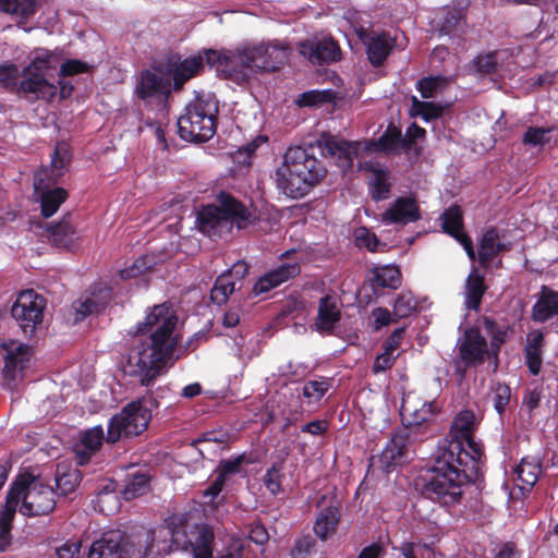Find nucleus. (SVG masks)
<instances>
[{
	"mask_svg": "<svg viewBox=\"0 0 558 558\" xmlns=\"http://www.w3.org/2000/svg\"><path fill=\"white\" fill-rule=\"evenodd\" d=\"M177 324L178 317L170 305L154 306L138 327L150 336L131 348L123 363L124 374L136 378L142 386H149L171 359L177 344Z\"/></svg>",
	"mask_w": 558,
	"mask_h": 558,
	"instance_id": "f257e3e1",
	"label": "nucleus"
},
{
	"mask_svg": "<svg viewBox=\"0 0 558 558\" xmlns=\"http://www.w3.org/2000/svg\"><path fill=\"white\" fill-rule=\"evenodd\" d=\"M292 48L286 40L266 39L246 44L235 50L207 49L208 63L223 77L238 84L259 73L275 72L283 66Z\"/></svg>",
	"mask_w": 558,
	"mask_h": 558,
	"instance_id": "f03ea898",
	"label": "nucleus"
},
{
	"mask_svg": "<svg viewBox=\"0 0 558 558\" xmlns=\"http://www.w3.org/2000/svg\"><path fill=\"white\" fill-rule=\"evenodd\" d=\"M480 465L468 453L450 457L435 451L434 464L421 477L422 494L442 506L458 504L462 497V486L477 478Z\"/></svg>",
	"mask_w": 558,
	"mask_h": 558,
	"instance_id": "7ed1b4c3",
	"label": "nucleus"
},
{
	"mask_svg": "<svg viewBox=\"0 0 558 558\" xmlns=\"http://www.w3.org/2000/svg\"><path fill=\"white\" fill-rule=\"evenodd\" d=\"M326 174L324 165L301 147L291 146L276 168L274 180L278 190L291 198L305 196Z\"/></svg>",
	"mask_w": 558,
	"mask_h": 558,
	"instance_id": "20e7f679",
	"label": "nucleus"
},
{
	"mask_svg": "<svg viewBox=\"0 0 558 558\" xmlns=\"http://www.w3.org/2000/svg\"><path fill=\"white\" fill-rule=\"evenodd\" d=\"M61 56L57 50L35 48L22 68V95L31 100L50 102L58 95V85L51 80L59 69Z\"/></svg>",
	"mask_w": 558,
	"mask_h": 558,
	"instance_id": "39448f33",
	"label": "nucleus"
},
{
	"mask_svg": "<svg viewBox=\"0 0 558 558\" xmlns=\"http://www.w3.org/2000/svg\"><path fill=\"white\" fill-rule=\"evenodd\" d=\"M218 205H208L197 211L196 226L208 236H220L231 230L247 228L255 221L254 214L243 204L227 193L217 196Z\"/></svg>",
	"mask_w": 558,
	"mask_h": 558,
	"instance_id": "423d86ee",
	"label": "nucleus"
},
{
	"mask_svg": "<svg viewBox=\"0 0 558 558\" xmlns=\"http://www.w3.org/2000/svg\"><path fill=\"white\" fill-rule=\"evenodd\" d=\"M401 133L398 129L389 128L377 141L348 142L333 136H324L317 145L324 157L337 160L343 169H350L353 158H363L374 151L397 149Z\"/></svg>",
	"mask_w": 558,
	"mask_h": 558,
	"instance_id": "0eeeda50",
	"label": "nucleus"
},
{
	"mask_svg": "<svg viewBox=\"0 0 558 558\" xmlns=\"http://www.w3.org/2000/svg\"><path fill=\"white\" fill-rule=\"evenodd\" d=\"M56 493L41 478L32 474H21L8 494L7 501L13 502V510L23 515H46L56 507Z\"/></svg>",
	"mask_w": 558,
	"mask_h": 558,
	"instance_id": "6e6552de",
	"label": "nucleus"
},
{
	"mask_svg": "<svg viewBox=\"0 0 558 558\" xmlns=\"http://www.w3.org/2000/svg\"><path fill=\"white\" fill-rule=\"evenodd\" d=\"M70 151L66 144H58L51 157L50 167L36 172L34 178L35 195L40 202L44 217H51L60 205L66 199L68 193L62 187H53L63 175L66 165L70 162Z\"/></svg>",
	"mask_w": 558,
	"mask_h": 558,
	"instance_id": "1a4fd4ad",
	"label": "nucleus"
},
{
	"mask_svg": "<svg viewBox=\"0 0 558 558\" xmlns=\"http://www.w3.org/2000/svg\"><path fill=\"white\" fill-rule=\"evenodd\" d=\"M218 105L211 95L197 96L178 119L180 136L185 141L206 142L216 131Z\"/></svg>",
	"mask_w": 558,
	"mask_h": 558,
	"instance_id": "9d476101",
	"label": "nucleus"
},
{
	"mask_svg": "<svg viewBox=\"0 0 558 558\" xmlns=\"http://www.w3.org/2000/svg\"><path fill=\"white\" fill-rule=\"evenodd\" d=\"M476 424L477 420L472 411H460L451 424L449 434L438 444L436 451L448 454L449 458L468 453L481 465L482 446L473 438Z\"/></svg>",
	"mask_w": 558,
	"mask_h": 558,
	"instance_id": "9b49d317",
	"label": "nucleus"
},
{
	"mask_svg": "<svg viewBox=\"0 0 558 558\" xmlns=\"http://www.w3.org/2000/svg\"><path fill=\"white\" fill-rule=\"evenodd\" d=\"M155 400L150 397L141 398L126 404L109 421L107 441L116 442L122 437L137 436L143 433L151 420Z\"/></svg>",
	"mask_w": 558,
	"mask_h": 558,
	"instance_id": "f8f14e48",
	"label": "nucleus"
},
{
	"mask_svg": "<svg viewBox=\"0 0 558 558\" xmlns=\"http://www.w3.org/2000/svg\"><path fill=\"white\" fill-rule=\"evenodd\" d=\"M171 541L173 549L191 548L193 558H213L214 533L206 525L191 526L184 515H171Z\"/></svg>",
	"mask_w": 558,
	"mask_h": 558,
	"instance_id": "ddd939ff",
	"label": "nucleus"
},
{
	"mask_svg": "<svg viewBox=\"0 0 558 558\" xmlns=\"http://www.w3.org/2000/svg\"><path fill=\"white\" fill-rule=\"evenodd\" d=\"M45 299L34 290L22 291L12 305L11 314L25 333H32L44 318Z\"/></svg>",
	"mask_w": 558,
	"mask_h": 558,
	"instance_id": "4468645a",
	"label": "nucleus"
},
{
	"mask_svg": "<svg viewBox=\"0 0 558 558\" xmlns=\"http://www.w3.org/2000/svg\"><path fill=\"white\" fill-rule=\"evenodd\" d=\"M459 361L456 369L464 376L468 367H474L482 364L488 356L486 339L475 328L466 329L458 340Z\"/></svg>",
	"mask_w": 558,
	"mask_h": 558,
	"instance_id": "2eb2a0df",
	"label": "nucleus"
},
{
	"mask_svg": "<svg viewBox=\"0 0 558 558\" xmlns=\"http://www.w3.org/2000/svg\"><path fill=\"white\" fill-rule=\"evenodd\" d=\"M344 20L351 25L364 45H366L368 59L372 64H381L391 51V38L385 33H368L360 25L356 12L348 11L344 15Z\"/></svg>",
	"mask_w": 558,
	"mask_h": 558,
	"instance_id": "dca6fc26",
	"label": "nucleus"
},
{
	"mask_svg": "<svg viewBox=\"0 0 558 558\" xmlns=\"http://www.w3.org/2000/svg\"><path fill=\"white\" fill-rule=\"evenodd\" d=\"M174 524L173 520H165V522L147 531L144 535L143 545L144 549H138L135 558H162V554L166 551L173 550L171 541V525Z\"/></svg>",
	"mask_w": 558,
	"mask_h": 558,
	"instance_id": "f3484780",
	"label": "nucleus"
},
{
	"mask_svg": "<svg viewBox=\"0 0 558 558\" xmlns=\"http://www.w3.org/2000/svg\"><path fill=\"white\" fill-rule=\"evenodd\" d=\"M438 410L435 401L425 400L415 393H408L402 399L401 415L409 425L429 422Z\"/></svg>",
	"mask_w": 558,
	"mask_h": 558,
	"instance_id": "a211bd4d",
	"label": "nucleus"
},
{
	"mask_svg": "<svg viewBox=\"0 0 558 558\" xmlns=\"http://www.w3.org/2000/svg\"><path fill=\"white\" fill-rule=\"evenodd\" d=\"M300 54L312 63H327L339 59L340 49L330 37L312 38L298 46Z\"/></svg>",
	"mask_w": 558,
	"mask_h": 558,
	"instance_id": "6ab92c4d",
	"label": "nucleus"
},
{
	"mask_svg": "<svg viewBox=\"0 0 558 558\" xmlns=\"http://www.w3.org/2000/svg\"><path fill=\"white\" fill-rule=\"evenodd\" d=\"M421 218L418 205L412 196H401L395 199L380 215L385 225L405 226Z\"/></svg>",
	"mask_w": 558,
	"mask_h": 558,
	"instance_id": "aec40b11",
	"label": "nucleus"
},
{
	"mask_svg": "<svg viewBox=\"0 0 558 558\" xmlns=\"http://www.w3.org/2000/svg\"><path fill=\"white\" fill-rule=\"evenodd\" d=\"M126 545L119 533L109 532L92 544L87 558H135L136 553L130 554Z\"/></svg>",
	"mask_w": 558,
	"mask_h": 558,
	"instance_id": "412c9836",
	"label": "nucleus"
},
{
	"mask_svg": "<svg viewBox=\"0 0 558 558\" xmlns=\"http://www.w3.org/2000/svg\"><path fill=\"white\" fill-rule=\"evenodd\" d=\"M5 356L3 372L7 377L15 379L28 364L32 356V348L27 344L11 340L4 343Z\"/></svg>",
	"mask_w": 558,
	"mask_h": 558,
	"instance_id": "4be33fe9",
	"label": "nucleus"
},
{
	"mask_svg": "<svg viewBox=\"0 0 558 558\" xmlns=\"http://www.w3.org/2000/svg\"><path fill=\"white\" fill-rule=\"evenodd\" d=\"M170 92V80L153 71L142 72L135 88L136 95L142 99L165 97Z\"/></svg>",
	"mask_w": 558,
	"mask_h": 558,
	"instance_id": "5701e85b",
	"label": "nucleus"
},
{
	"mask_svg": "<svg viewBox=\"0 0 558 558\" xmlns=\"http://www.w3.org/2000/svg\"><path fill=\"white\" fill-rule=\"evenodd\" d=\"M444 231L461 243L468 256L475 258L472 241L462 230V213L458 206L448 208L441 216Z\"/></svg>",
	"mask_w": 558,
	"mask_h": 558,
	"instance_id": "b1692460",
	"label": "nucleus"
},
{
	"mask_svg": "<svg viewBox=\"0 0 558 558\" xmlns=\"http://www.w3.org/2000/svg\"><path fill=\"white\" fill-rule=\"evenodd\" d=\"M300 272V266L296 262L283 263L277 268L265 274L254 286V292L260 294L278 287Z\"/></svg>",
	"mask_w": 558,
	"mask_h": 558,
	"instance_id": "393cba45",
	"label": "nucleus"
},
{
	"mask_svg": "<svg viewBox=\"0 0 558 558\" xmlns=\"http://www.w3.org/2000/svg\"><path fill=\"white\" fill-rule=\"evenodd\" d=\"M247 271V266L243 262L235 263L231 270L220 275L210 292L211 301L218 305L227 302L229 295L235 289V282L232 280L233 274L243 277Z\"/></svg>",
	"mask_w": 558,
	"mask_h": 558,
	"instance_id": "a878e982",
	"label": "nucleus"
},
{
	"mask_svg": "<svg viewBox=\"0 0 558 558\" xmlns=\"http://www.w3.org/2000/svg\"><path fill=\"white\" fill-rule=\"evenodd\" d=\"M408 438L404 434L393 435L385 446L379 456L380 468L389 472L395 466L401 464L407 454Z\"/></svg>",
	"mask_w": 558,
	"mask_h": 558,
	"instance_id": "bb28decb",
	"label": "nucleus"
},
{
	"mask_svg": "<svg viewBox=\"0 0 558 558\" xmlns=\"http://www.w3.org/2000/svg\"><path fill=\"white\" fill-rule=\"evenodd\" d=\"M340 316L341 312L338 299L330 295L322 298L315 322L316 329L322 333H331Z\"/></svg>",
	"mask_w": 558,
	"mask_h": 558,
	"instance_id": "cd10ccee",
	"label": "nucleus"
},
{
	"mask_svg": "<svg viewBox=\"0 0 558 558\" xmlns=\"http://www.w3.org/2000/svg\"><path fill=\"white\" fill-rule=\"evenodd\" d=\"M104 441V429L100 425L94 426L82 433L80 440L74 446L77 463L83 465L100 448Z\"/></svg>",
	"mask_w": 558,
	"mask_h": 558,
	"instance_id": "c85d7f7f",
	"label": "nucleus"
},
{
	"mask_svg": "<svg viewBox=\"0 0 558 558\" xmlns=\"http://www.w3.org/2000/svg\"><path fill=\"white\" fill-rule=\"evenodd\" d=\"M206 51L207 50H204L196 56L179 60L173 63L172 74L175 89L180 88L185 82L197 75L203 69L205 61L209 66H211L207 61Z\"/></svg>",
	"mask_w": 558,
	"mask_h": 558,
	"instance_id": "c756f323",
	"label": "nucleus"
},
{
	"mask_svg": "<svg viewBox=\"0 0 558 558\" xmlns=\"http://www.w3.org/2000/svg\"><path fill=\"white\" fill-rule=\"evenodd\" d=\"M511 247V243L505 240L495 229L487 230L481 240L478 258L483 266H488L495 256L499 253L508 251Z\"/></svg>",
	"mask_w": 558,
	"mask_h": 558,
	"instance_id": "7c9ffc66",
	"label": "nucleus"
},
{
	"mask_svg": "<svg viewBox=\"0 0 558 558\" xmlns=\"http://www.w3.org/2000/svg\"><path fill=\"white\" fill-rule=\"evenodd\" d=\"M365 169L371 172L368 190L372 198L376 202L387 199L391 187V178L389 172L374 163H366Z\"/></svg>",
	"mask_w": 558,
	"mask_h": 558,
	"instance_id": "2f4dec72",
	"label": "nucleus"
},
{
	"mask_svg": "<svg viewBox=\"0 0 558 558\" xmlns=\"http://www.w3.org/2000/svg\"><path fill=\"white\" fill-rule=\"evenodd\" d=\"M109 298V291H106L105 296L98 299L95 295L92 296H83L75 301L71 308L69 310V314L66 320L69 324H77L85 319L88 315L98 312L100 308L105 306L107 303V299Z\"/></svg>",
	"mask_w": 558,
	"mask_h": 558,
	"instance_id": "473e14b6",
	"label": "nucleus"
},
{
	"mask_svg": "<svg viewBox=\"0 0 558 558\" xmlns=\"http://www.w3.org/2000/svg\"><path fill=\"white\" fill-rule=\"evenodd\" d=\"M558 314V292L543 287L539 299L534 304L532 317L534 320L543 323Z\"/></svg>",
	"mask_w": 558,
	"mask_h": 558,
	"instance_id": "72a5a7b5",
	"label": "nucleus"
},
{
	"mask_svg": "<svg viewBox=\"0 0 558 558\" xmlns=\"http://www.w3.org/2000/svg\"><path fill=\"white\" fill-rule=\"evenodd\" d=\"M543 339L544 336L539 330H533L526 337L525 357L533 375H537L541 371Z\"/></svg>",
	"mask_w": 558,
	"mask_h": 558,
	"instance_id": "f704fd0d",
	"label": "nucleus"
},
{
	"mask_svg": "<svg viewBox=\"0 0 558 558\" xmlns=\"http://www.w3.org/2000/svg\"><path fill=\"white\" fill-rule=\"evenodd\" d=\"M339 519L340 514L337 507L328 506L327 508L323 509L318 513L314 525L316 535L323 541L327 539L336 532Z\"/></svg>",
	"mask_w": 558,
	"mask_h": 558,
	"instance_id": "c9c22d12",
	"label": "nucleus"
},
{
	"mask_svg": "<svg viewBox=\"0 0 558 558\" xmlns=\"http://www.w3.org/2000/svg\"><path fill=\"white\" fill-rule=\"evenodd\" d=\"M514 472L517 480L520 482V488L529 490L541 474V463L536 458L526 457L517 465Z\"/></svg>",
	"mask_w": 558,
	"mask_h": 558,
	"instance_id": "e433bc0d",
	"label": "nucleus"
},
{
	"mask_svg": "<svg viewBox=\"0 0 558 558\" xmlns=\"http://www.w3.org/2000/svg\"><path fill=\"white\" fill-rule=\"evenodd\" d=\"M485 289L484 277L473 269L465 283V306L469 310H478Z\"/></svg>",
	"mask_w": 558,
	"mask_h": 558,
	"instance_id": "4c0bfd02",
	"label": "nucleus"
},
{
	"mask_svg": "<svg viewBox=\"0 0 558 558\" xmlns=\"http://www.w3.org/2000/svg\"><path fill=\"white\" fill-rule=\"evenodd\" d=\"M52 242L61 247L72 248L80 239L76 229L70 220H63L48 229Z\"/></svg>",
	"mask_w": 558,
	"mask_h": 558,
	"instance_id": "58836bf2",
	"label": "nucleus"
},
{
	"mask_svg": "<svg viewBox=\"0 0 558 558\" xmlns=\"http://www.w3.org/2000/svg\"><path fill=\"white\" fill-rule=\"evenodd\" d=\"M330 387L331 380L329 378L319 377L308 380L302 387V397L308 407L314 408L319 403Z\"/></svg>",
	"mask_w": 558,
	"mask_h": 558,
	"instance_id": "ea45409f",
	"label": "nucleus"
},
{
	"mask_svg": "<svg viewBox=\"0 0 558 558\" xmlns=\"http://www.w3.org/2000/svg\"><path fill=\"white\" fill-rule=\"evenodd\" d=\"M371 280L374 287L397 289L401 283V274L399 268L392 265L375 267Z\"/></svg>",
	"mask_w": 558,
	"mask_h": 558,
	"instance_id": "a19ab883",
	"label": "nucleus"
},
{
	"mask_svg": "<svg viewBox=\"0 0 558 558\" xmlns=\"http://www.w3.org/2000/svg\"><path fill=\"white\" fill-rule=\"evenodd\" d=\"M342 97L343 95L340 92H336L333 89H313L303 93L296 100V104L301 107H314L332 102Z\"/></svg>",
	"mask_w": 558,
	"mask_h": 558,
	"instance_id": "79ce46f5",
	"label": "nucleus"
},
{
	"mask_svg": "<svg viewBox=\"0 0 558 558\" xmlns=\"http://www.w3.org/2000/svg\"><path fill=\"white\" fill-rule=\"evenodd\" d=\"M38 9L37 0H0V11L21 19H28Z\"/></svg>",
	"mask_w": 558,
	"mask_h": 558,
	"instance_id": "37998d69",
	"label": "nucleus"
},
{
	"mask_svg": "<svg viewBox=\"0 0 558 558\" xmlns=\"http://www.w3.org/2000/svg\"><path fill=\"white\" fill-rule=\"evenodd\" d=\"M80 483V474L75 469H68L64 465H58L56 471L57 489L61 495H68L75 490Z\"/></svg>",
	"mask_w": 558,
	"mask_h": 558,
	"instance_id": "c03bdc74",
	"label": "nucleus"
},
{
	"mask_svg": "<svg viewBox=\"0 0 558 558\" xmlns=\"http://www.w3.org/2000/svg\"><path fill=\"white\" fill-rule=\"evenodd\" d=\"M0 84L7 89H10L22 95V70H20L19 66L15 64H1Z\"/></svg>",
	"mask_w": 558,
	"mask_h": 558,
	"instance_id": "a18cd8bd",
	"label": "nucleus"
},
{
	"mask_svg": "<svg viewBox=\"0 0 558 558\" xmlns=\"http://www.w3.org/2000/svg\"><path fill=\"white\" fill-rule=\"evenodd\" d=\"M283 481L284 473L282 464H275L271 468L267 469L265 475L263 476L264 486L274 496H277L284 492Z\"/></svg>",
	"mask_w": 558,
	"mask_h": 558,
	"instance_id": "49530a36",
	"label": "nucleus"
},
{
	"mask_svg": "<svg viewBox=\"0 0 558 558\" xmlns=\"http://www.w3.org/2000/svg\"><path fill=\"white\" fill-rule=\"evenodd\" d=\"M448 83L449 80L447 77L429 76L420 80L416 84V88L423 98H433L444 90Z\"/></svg>",
	"mask_w": 558,
	"mask_h": 558,
	"instance_id": "de8ad7c7",
	"label": "nucleus"
},
{
	"mask_svg": "<svg viewBox=\"0 0 558 558\" xmlns=\"http://www.w3.org/2000/svg\"><path fill=\"white\" fill-rule=\"evenodd\" d=\"M444 107L430 101H421L415 96L412 97L411 114L413 117L420 116L425 121L438 118L441 116Z\"/></svg>",
	"mask_w": 558,
	"mask_h": 558,
	"instance_id": "09e8293b",
	"label": "nucleus"
},
{
	"mask_svg": "<svg viewBox=\"0 0 558 558\" xmlns=\"http://www.w3.org/2000/svg\"><path fill=\"white\" fill-rule=\"evenodd\" d=\"M354 240L359 247H365L371 252H383L386 247V244L381 243L376 234L365 227L355 229Z\"/></svg>",
	"mask_w": 558,
	"mask_h": 558,
	"instance_id": "8fccbe9b",
	"label": "nucleus"
},
{
	"mask_svg": "<svg viewBox=\"0 0 558 558\" xmlns=\"http://www.w3.org/2000/svg\"><path fill=\"white\" fill-rule=\"evenodd\" d=\"M15 511L13 510V502L5 501V505L0 512V549L4 550L10 544L11 523L14 518Z\"/></svg>",
	"mask_w": 558,
	"mask_h": 558,
	"instance_id": "3c124183",
	"label": "nucleus"
},
{
	"mask_svg": "<svg viewBox=\"0 0 558 558\" xmlns=\"http://www.w3.org/2000/svg\"><path fill=\"white\" fill-rule=\"evenodd\" d=\"M551 128L530 126L523 136V143L533 147H544L551 141Z\"/></svg>",
	"mask_w": 558,
	"mask_h": 558,
	"instance_id": "603ef678",
	"label": "nucleus"
},
{
	"mask_svg": "<svg viewBox=\"0 0 558 558\" xmlns=\"http://www.w3.org/2000/svg\"><path fill=\"white\" fill-rule=\"evenodd\" d=\"M462 12L458 9H447L442 11L437 21L439 32L445 35H451L461 25Z\"/></svg>",
	"mask_w": 558,
	"mask_h": 558,
	"instance_id": "864d4df0",
	"label": "nucleus"
},
{
	"mask_svg": "<svg viewBox=\"0 0 558 558\" xmlns=\"http://www.w3.org/2000/svg\"><path fill=\"white\" fill-rule=\"evenodd\" d=\"M149 478L146 474H135L125 485L123 497L125 500L134 499L148 490Z\"/></svg>",
	"mask_w": 558,
	"mask_h": 558,
	"instance_id": "5fc2aeb1",
	"label": "nucleus"
},
{
	"mask_svg": "<svg viewBox=\"0 0 558 558\" xmlns=\"http://www.w3.org/2000/svg\"><path fill=\"white\" fill-rule=\"evenodd\" d=\"M97 507L98 510L106 515H110L119 509V499L110 485H107L104 490L99 492L97 496Z\"/></svg>",
	"mask_w": 558,
	"mask_h": 558,
	"instance_id": "6e6d98bb",
	"label": "nucleus"
},
{
	"mask_svg": "<svg viewBox=\"0 0 558 558\" xmlns=\"http://www.w3.org/2000/svg\"><path fill=\"white\" fill-rule=\"evenodd\" d=\"M416 308V302L411 292H402L393 302V316L405 318Z\"/></svg>",
	"mask_w": 558,
	"mask_h": 558,
	"instance_id": "4d7b16f0",
	"label": "nucleus"
},
{
	"mask_svg": "<svg viewBox=\"0 0 558 558\" xmlns=\"http://www.w3.org/2000/svg\"><path fill=\"white\" fill-rule=\"evenodd\" d=\"M400 550L404 558H435L432 547L421 543H403Z\"/></svg>",
	"mask_w": 558,
	"mask_h": 558,
	"instance_id": "13d9d810",
	"label": "nucleus"
},
{
	"mask_svg": "<svg viewBox=\"0 0 558 558\" xmlns=\"http://www.w3.org/2000/svg\"><path fill=\"white\" fill-rule=\"evenodd\" d=\"M510 388L505 384H496L492 389V400L495 410L501 414L510 401Z\"/></svg>",
	"mask_w": 558,
	"mask_h": 558,
	"instance_id": "bf43d9fd",
	"label": "nucleus"
},
{
	"mask_svg": "<svg viewBox=\"0 0 558 558\" xmlns=\"http://www.w3.org/2000/svg\"><path fill=\"white\" fill-rule=\"evenodd\" d=\"M266 141H267L266 136L259 135V136L255 137L252 142L246 144L245 146L239 148V150L236 151V156H235L236 161L248 166L251 163L250 159H251L252 155L257 150V148L260 145L265 144Z\"/></svg>",
	"mask_w": 558,
	"mask_h": 558,
	"instance_id": "052dcab7",
	"label": "nucleus"
},
{
	"mask_svg": "<svg viewBox=\"0 0 558 558\" xmlns=\"http://www.w3.org/2000/svg\"><path fill=\"white\" fill-rule=\"evenodd\" d=\"M92 68L93 65L86 62L71 59L65 62H60L59 74L62 76H72L75 74L88 72Z\"/></svg>",
	"mask_w": 558,
	"mask_h": 558,
	"instance_id": "680f3d73",
	"label": "nucleus"
},
{
	"mask_svg": "<svg viewBox=\"0 0 558 558\" xmlns=\"http://www.w3.org/2000/svg\"><path fill=\"white\" fill-rule=\"evenodd\" d=\"M373 318V327L376 330L388 326L391 322H393V313L391 314L389 310L385 307H376L371 313Z\"/></svg>",
	"mask_w": 558,
	"mask_h": 558,
	"instance_id": "e2e57ef3",
	"label": "nucleus"
},
{
	"mask_svg": "<svg viewBox=\"0 0 558 558\" xmlns=\"http://www.w3.org/2000/svg\"><path fill=\"white\" fill-rule=\"evenodd\" d=\"M475 65L477 71L483 73L494 71L497 65V53L492 52L485 56H480L475 61Z\"/></svg>",
	"mask_w": 558,
	"mask_h": 558,
	"instance_id": "0e129e2a",
	"label": "nucleus"
},
{
	"mask_svg": "<svg viewBox=\"0 0 558 558\" xmlns=\"http://www.w3.org/2000/svg\"><path fill=\"white\" fill-rule=\"evenodd\" d=\"M396 354L392 352L384 350L381 354H379L373 365L374 373L385 372L390 368L395 362Z\"/></svg>",
	"mask_w": 558,
	"mask_h": 558,
	"instance_id": "69168bd1",
	"label": "nucleus"
},
{
	"mask_svg": "<svg viewBox=\"0 0 558 558\" xmlns=\"http://www.w3.org/2000/svg\"><path fill=\"white\" fill-rule=\"evenodd\" d=\"M218 558H247L245 556V548L239 541L231 542L221 553Z\"/></svg>",
	"mask_w": 558,
	"mask_h": 558,
	"instance_id": "338daca9",
	"label": "nucleus"
},
{
	"mask_svg": "<svg viewBox=\"0 0 558 558\" xmlns=\"http://www.w3.org/2000/svg\"><path fill=\"white\" fill-rule=\"evenodd\" d=\"M58 558H78L80 544L66 542L56 549Z\"/></svg>",
	"mask_w": 558,
	"mask_h": 558,
	"instance_id": "774afa93",
	"label": "nucleus"
}]
</instances>
